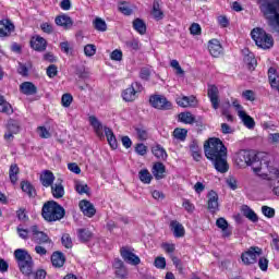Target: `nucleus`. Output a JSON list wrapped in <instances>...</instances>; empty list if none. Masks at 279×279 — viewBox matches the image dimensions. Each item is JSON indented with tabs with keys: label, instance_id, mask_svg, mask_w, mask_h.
Here are the masks:
<instances>
[{
	"label": "nucleus",
	"instance_id": "obj_1",
	"mask_svg": "<svg viewBox=\"0 0 279 279\" xmlns=\"http://www.w3.org/2000/svg\"><path fill=\"white\" fill-rule=\"evenodd\" d=\"M205 156L210 160L219 173H228L230 166H228V148L223 142L217 137L209 138L204 144Z\"/></svg>",
	"mask_w": 279,
	"mask_h": 279
},
{
	"label": "nucleus",
	"instance_id": "obj_2",
	"mask_svg": "<svg viewBox=\"0 0 279 279\" xmlns=\"http://www.w3.org/2000/svg\"><path fill=\"white\" fill-rule=\"evenodd\" d=\"M234 160L240 169L252 167L255 173H260L263 167H269L267 161H264V163L260 161V154H255L254 150H240Z\"/></svg>",
	"mask_w": 279,
	"mask_h": 279
},
{
	"label": "nucleus",
	"instance_id": "obj_3",
	"mask_svg": "<svg viewBox=\"0 0 279 279\" xmlns=\"http://www.w3.org/2000/svg\"><path fill=\"white\" fill-rule=\"evenodd\" d=\"M89 124L96 132L97 136L99 138H104V131H105V136L107 137L108 144L112 149H117L118 143H117V136H114V132L108 126H104L99 119L95 116L89 117Z\"/></svg>",
	"mask_w": 279,
	"mask_h": 279
},
{
	"label": "nucleus",
	"instance_id": "obj_4",
	"mask_svg": "<svg viewBox=\"0 0 279 279\" xmlns=\"http://www.w3.org/2000/svg\"><path fill=\"white\" fill-rule=\"evenodd\" d=\"M66 211L56 201H48L44 204L41 215L46 221H60L64 219Z\"/></svg>",
	"mask_w": 279,
	"mask_h": 279
},
{
	"label": "nucleus",
	"instance_id": "obj_5",
	"mask_svg": "<svg viewBox=\"0 0 279 279\" xmlns=\"http://www.w3.org/2000/svg\"><path fill=\"white\" fill-rule=\"evenodd\" d=\"M17 267L23 276L34 274V259L26 250L17 248L14 251Z\"/></svg>",
	"mask_w": 279,
	"mask_h": 279
},
{
	"label": "nucleus",
	"instance_id": "obj_6",
	"mask_svg": "<svg viewBox=\"0 0 279 279\" xmlns=\"http://www.w3.org/2000/svg\"><path fill=\"white\" fill-rule=\"evenodd\" d=\"M251 36L255 45L260 47V49H271V47H274V37L267 34L263 28H254L251 32Z\"/></svg>",
	"mask_w": 279,
	"mask_h": 279
},
{
	"label": "nucleus",
	"instance_id": "obj_7",
	"mask_svg": "<svg viewBox=\"0 0 279 279\" xmlns=\"http://www.w3.org/2000/svg\"><path fill=\"white\" fill-rule=\"evenodd\" d=\"M120 256L124 260V263H128V265H132L133 267H136V265H141V257L138 255L134 254V248L130 246H122L120 248Z\"/></svg>",
	"mask_w": 279,
	"mask_h": 279
},
{
	"label": "nucleus",
	"instance_id": "obj_8",
	"mask_svg": "<svg viewBox=\"0 0 279 279\" xmlns=\"http://www.w3.org/2000/svg\"><path fill=\"white\" fill-rule=\"evenodd\" d=\"M149 104L153 108H156V110H171V108H173V104L163 95L150 96Z\"/></svg>",
	"mask_w": 279,
	"mask_h": 279
},
{
	"label": "nucleus",
	"instance_id": "obj_9",
	"mask_svg": "<svg viewBox=\"0 0 279 279\" xmlns=\"http://www.w3.org/2000/svg\"><path fill=\"white\" fill-rule=\"evenodd\" d=\"M263 254V248L258 246H251L246 252L241 256L244 265H254L258 260V256Z\"/></svg>",
	"mask_w": 279,
	"mask_h": 279
},
{
	"label": "nucleus",
	"instance_id": "obj_10",
	"mask_svg": "<svg viewBox=\"0 0 279 279\" xmlns=\"http://www.w3.org/2000/svg\"><path fill=\"white\" fill-rule=\"evenodd\" d=\"M31 239L34 241V243H38L39 245H43V243H51V239H49V235L47 233L40 231L38 229V226H32L29 228Z\"/></svg>",
	"mask_w": 279,
	"mask_h": 279
},
{
	"label": "nucleus",
	"instance_id": "obj_11",
	"mask_svg": "<svg viewBox=\"0 0 279 279\" xmlns=\"http://www.w3.org/2000/svg\"><path fill=\"white\" fill-rule=\"evenodd\" d=\"M207 96L210 100L213 109L219 110V105L221 104V100H219V88L217 87V85H208Z\"/></svg>",
	"mask_w": 279,
	"mask_h": 279
},
{
	"label": "nucleus",
	"instance_id": "obj_12",
	"mask_svg": "<svg viewBox=\"0 0 279 279\" xmlns=\"http://www.w3.org/2000/svg\"><path fill=\"white\" fill-rule=\"evenodd\" d=\"M113 268L116 269V277L119 279H125L129 276L128 267L120 258L113 260Z\"/></svg>",
	"mask_w": 279,
	"mask_h": 279
},
{
	"label": "nucleus",
	"instance_id": "obj_13",
	"mask_svg": "<svg viewBox=\"0 0 279 279\" xmlns=\"http://www.w3.org/2000/svg\"><path fill=\"white\" fill-rule=\"evenodd\" d=\"M31 47L35 51H39V52L46 51L47 50V39L43 38L40 35H36V36L32 37V39H31Z\"/></svg>",
	"mask_w": 279,
	"mask_h": 279
},
{
	"label": "nucleus",
	"instance_id": "obj_14",
	"mask_svg": "<svg viewBox=\"0 0 279 279\" xmlns=\"http://www.w3.org/2000/svg\"><path fill=\"white\" fill-rule=\"evenodd\" d=\"M207 206L210 213H217L219 210V195L215 191H210L207 194Z\"/></svg>",
	"mask_w": 279,
	"mask_h": 279
},
{
	"label": "nucleus",
	"instance_id": "obj_15",
	"mask_svg": "<svg viewBox=\"0 0 279 279\" xmlns=\"http://www.w3.org/2000/svg\"><path fill=\"white\" fill-rule=\"evenodd\" d=\"M177 104L181 108H195L197 107V98L195 96H182L177 98Z\"/></svg>",
	"mask_w": 279,
	"mask_h": 279
},
{
	"label": "nucleus",
	"instance_id": "obj_16",
	"mask_svg": "<svg viewBox=\"0 0 279 279\" xmlns=\"http://www.w3.org/2000/svg\"><path fill=\"white\" fill-rule=\"evenodd\" d=\"M78 206L85 217H95L97 209H95V205H93V203L83 199L80 202Z\"/></svg>",
	"mask_w": 279,
	"mask_h": 279
},
{
	"label": "nucleus",
	"instance_id": "obj_17",
	"mask_svg": "<svg viewBox=\"0 0 279 279\" xmlns=\"http://www.w3.org/2000/svg\"><path fill=\"white\" fill-rule=\"evenodd\" d=\"M14 31V24L10 22V20L0 21V38H5V36H10Z\"/></svg>",
	"mask_w": 279,
	"mask_h": 279
},
{
	"label": "nucleus",
	"instance_id": "obj_18",
	"mask_svg": "<svg viewBox=\"0 0 279 279\" xmlns=\"http://www.w3.org/2000/svg\"><path fill=\"white\" fill-rule=\"evenodd\" d=\"M208 49L210 56H213L214 58H219V56H221V51H223V48H221V43H219L218 39L209 40Z\"/></svg>",
	"mask_w": 279,
	"mask_h": 279
},
{
	"label": "nucleus",
	"instance_id": "obj_19",
	"mask_svg": "<svg viewBox=\"0 0 279 279\" xmlns=\"http://www.w3.org/2000/svg\"><path fill=\"white\" fill-rule=\"evenodd\" d=\"M122 98L128 102L136 101L138 98V92L134 88V84L122 92Z\"/></svg>",
	"mask_w": 279,
	"mask_h": 279
},
{
	"label": "nucleus",
	"instance_id": "obj_20",
	"mask_svg": "<svg viewBox=\"0 0 279 279\" xmlns=\"http://www.w3.org/2000/svg\"><path fill=\"white\" fill-rule=\"evenodd\" d=\"M54 180H56V175H53V172L49 170H45L40 175V182L43 186H45L46 189H49V186H52Z\"/></svg>",
	"mask_w": 279,
	"mask_h": 279
},
{
	"label": "nucleus",
	"instance_id": "obj_21",
	"mask_svg": "<svg viewBox=\"0 0 279 279\" xmlns=\"http://www.w3.org/2000/svg\"><path fill=\"white\" fill-rule=\"evenodd\" d=\"M20 92L27 96L36 95V93H38V87L32 82H24L20 85Z\"/></svg>",
	"mask_w": 279,
	"mask_h": 279
},
{
	"label": "nucleus",
	"instance_id": "obj_22",
	"mask_svg": "<svg viewBox=\"0 0 279 279\" xmlns=\"http://www.w3.org/2000/svg\"><path fill=\"white\" fill-rule=\"evenodd\" d=\"M170 228L177 239H182V236H184V226H182V223H180L178 220H172L170 222Z\"/></svg>",
	"mask_w": 279,
	"mask_h": 279
},
{
	"label": "nucleus",
	"instance_id": "obj_23",
	"mask_svg": "<svg viewBox=\"0 0 279 279\" xmlns=\"http://www.w3.org/2000/svg\"><path fill=\"white\" fill-rule=\"evenodd\" d=\"M216 226L217 228H219L222 231V236L225 239H228V236L232 235V231L230 229H228V220H226V218H218L216 220Z\"/></svg>",
	"mask_w": 279,
	"mask_h": 279
},
{
	"label": "nucleus",
	"instance_id": "obj_24",
	"mask_svg": "<svg viewBox=\"0 0 279 279\" xmlns=\"http://www.w3.org/2000/svg\"><path fill=\"white\" fill-rule=\"evenodd\" d=\"M166 171H167V168L165 167V163H162V162H156L153 166V175L157 180H162L165 178Z\"/></svg>",
	"mask_w": 279,
	"mask_h": 279
},
{
	"label": "nucleus",
	"instance_id": "obj_25",
	"mask_svg": "<svg viewBox=\"0 0 279 279\" xmlns=\"http://www.w3.org/2000/svg\"><path fill=\"white\" fill-rule=\"evenodd\" d=\"M51 263L53 265V267H64V263H66V258L64 257V254H62L61 252H54L51 255Z\"/></svg>",
	"mask_w": 279,
	"mask_h": 279
},
{
	"label": "nucleus",
	"instance_id": "obj_26",
	"mask_svg": "<svg viewBox=\"0 0 279 279\" xmlns=\"http://www.w3.org/2000/svg\"><path fill=\"white\" fill-rule=\"evenodd\" d=\"M239 118L244 123L245 128L248 130H254L256 122L254 121V118L248 116L245 111H240Z\"/></svg>",
	"mask_w": 279,
	"mask_h": 279
},
{
	"label": "nucleus",
	"instance_id": "obj_27",
	"mask_svg": "<svg viewBox=\"0 0 279 279\" xmlns=\"http://www.w3.org/2000/svg\"><path fill=\"white\" fill-rule=\"evenodd\" d=\"M54 22L56 25L64 27V29H71V27L73 26V21L66 15H60L56 17Z\"/></svg>",
	"mask_w": 279,
	"mask_h": 279
},
{
	"label": "nucleus",
	"instance_id": "obj_28",
	"mask_svg": "<svg viewBox=\"0 0 279 279\" xmlns=\"http://www.w3.org/2000/svg\"><path fill=\"white\" fill-rule=\"evenodd\" d=\"M242 213L248 221H252L253 223H256V221H258V215H256V213L252 208H250V206L243 205Z\"/></svg>",
	"mask_w": 279,
	"mask_h": 279
},
{
	"label": "nucleus",
	"instance_id": "obj_29",
	"mask_svg": "<svg viewBox=\"0 0 279 279\" xmlns=\"http://www.w3.org/2000/svg\"><path fill=\"white\" fill-rule=\"evenodd\" d=\"M50 186L52 196L56 199H61V197H64V185H62V183H54Z\"/></svg>",
	"mask_w": 279,
	"mask_h": 279
},
{
	"label": "nucleus",
	"instance_id": "obj_30",
	"mask_svg": "<svg viewBox=\"0 0 279 279\" xmlns=\"http://www.w3.org/2000/svg\"><path fill=\"white\" fill-rule=\"evenodd\" d=\"M242 53L244 54V62L248 65L250 69H254L256 66V58L252 52H250L248 49L242 50Z\"/></svg>",
	"mask_w": 279,
	"mask_h": 279
},
{
	"label": "nucleus",
	"instance_id": "obj_31",
	"mask_svg": "<svg viewBox=\"0 0 279 279\" xmlns=\"http://www.w3.org/2000/svg\"><path fill=\"white\" fill-rule=\"evenodd\" d=\"M133 28L135 29V32H137V34H141V36H144V34L147 33V25L141 19H135L133 21Z\"/></svg>",
	"mask_w": 279,
	"mask_h": 279
},
{
	"label": "nucleus",
	"instance_id": "obj_32",
	"mask_svg": "<svg viewBox=\"0 0 279 279\" xmlns=\"http://www.w3.org/2000/svg\"><path fill=\"white\" fill-rule=\"evenodd\" d=\"M151 15L156 21H162V19H165V13L162 12V9H160V3L156 0L153 3Z\"/></svg>",
	"mask_w": 279,
	"mask_h": 279
},
{
	"label": "nucleus",
	"instance_id": "obj_33",
	"mask_svg": "<svg viewBox=\"0 0 279 279\" xmlns=\"http://www.w3.org/2000/svg\"><path fill=\"white\" fill-rule=\"evenodd\" d=\"M269 172L272 173V175L276 178V180H274L271 183L272 193L279 196V170L276 168H270Z\"/></svg>",
	"mask_w": 279,
	"mask_h": 279
},
{
	"label": "nucleus",
	"instance_id": "obj_34",
	"mask_svg": "<svg viewBox=\"0 0 279 279\" xmlns=\"http://www.w3.org/2000/svg\"><path fill=\"white\" fill-rule=\"evenodd\" d=\"M0 112H3V114H13L14 109H12V105L10 102L5 101V98L0 95Z\"/></svg>",
	"mask_w": 279,
	"mask_h": 279
},
{
	"label": "nucleus",
	"instance_id": "obj_35",
	"mask_svg": "<svg viewBox=\"0 0 279 279\" xmlns=\"http://www.w3.org/2000/svg\"><path fill=\"white\" fill-rule=\"evenodd\" d=\"M179 121H181V123H185L187 125H193V123L195 122V116H193V113L191 112H181L179 114Z\"/></svg>",
	"mask_w": 279,
	"mask_h": 279
},
{
	"label": "nucleus",
	"instance_id": "obj_36",
	"mask_svg": "<svg viewBox=\"0 0 279 279\" xmlns=\"http://www.w3.org/2000/svg\"><path fill=\"white\" fill-rule=\"evenodd\" d=\"M77 234L82 243H87V241L93 239V232L88 229H78Z\"/></svg>",
	"mask_w": 279,
	"mask_h": 279
},
{
	"label": "nucleus",
	"instance_id": "obj_37",
	"mask_svg": "<svg viewBox=\"0 0 279 279\" xmlns=\"http://www.w3.org/2000/svg\"><path fill=\"white\" fill-rule=\"evenodd\" d=\"M151 153L155 157L158 158V160L167 159V150H165V148H162V146L160 145H156L155 147H153Z\"/></svg>",
	"mask_w": 279,
	"mask_h": 279
},
{
	"label": "nucleus",
	"instance_id": "obj_38",
	"mask_svg": "<svg viewBox=\"0 0 279 279\" xmlns=\"http://www.w3.org/2000/svg\"><path fill=\"white\" fill-rule=\"evenodd\" d=\"M21 189L24 193L28 194V197H36V189H34L32 183L23 181L21 183Z\"/></svg>",
	"mask_w": 279,
	"mask_h": 279
},
{
	"label": "nucleus",
	"instance_id": "obj_39",
	"mask_svg": "<svg viewBox=\"0 0 279 279\" xmlns=\"http://www.w3.org/2000/svg\"><path fill=\"white\" fill-rule=\"evenodd\" d=\"M190 151L194 160H196V162H199V160H202V148L197 146V144L195 143L191 144Z\"/></svg>",
	"mask_w": 279,
	"mask_h": 279
},
{
	"label": "nucleus",
	"instance_id": "obj_40",
	"mask_svg": "<svg viewBox=\"0 0 279 279\" xmlns=\"http://www.w3.org/2000/svg\"><path fill=\"white\" fill-rule=\"evenodd\" d=\"M138 178L143 184H150L154 177H151L149 170L143 169L138 172Z\"/></svg>",
	"mask_w": 279,
	"mask_h": 279
},
{
	"label": "nucleus",
	"instance_id": "obj_41",
	"mask_svg": "<svg viewBox=\"0 0 279 279\" xmlns=\"http://www.w3.org/2000/svg\"><path fill=\"white\" fill-rule=\"evenodd\" d=\"M19 166L16 163L11 165L9 170V177L12 182V184H16L19 181Z\"/></svg>",
	"mask_w": 279,
	"mask_h": 279
},
{
	"label": "nucleus",
	"instance_id": "obj_42",
	"mask_svg": "<svg viewBox=\"0 0 279 279\" xmlns=\"http://www.w3.org/2000/svg\"><path fill=\"white\" fill-rule=\"evenodd\" d=\"M262 214L264 215V217H267V219H274L276 217V209L264 205L262 206Z\"/></svg>",
	"mask_w": 279,
	"mask_h": 279
},
{
	"label": "nucleus",
	"instance_id": "obj_43",
	"mask_svg": "<svg viewBox=\"0 0 279 279\" xmlns=\"http://www.w3.org/2000/svg\"><path fill=\"white\" fill-rule=\"evenodd\" d=\"M186 134H189L186 129H174L173 131V136L177 141H186Z\"/></svg>",
	"mask_w": 279,
	"mask_h": 279
},
{
	"label": "nucleus",
	"instance_id": "obj_44",
	"mask_svg": "<svg viewBox=\"0 0 279 279\" xmlns=\"http://www.w3.org/2000/svg\"><path fill=\"white\" fill-rule=\"evenodd\" d=\"M94 27L98 32H106V29H108V25L106 24V21H104L101 17H97L94 21Z\"/></svg>",
	"mask_w": 279,
	"mask_h": 279
},
{
	"label": "nucleus",
	"instance_id": "obj_45",
	"mask_svg": "<svg viewBox=\"0 0 279 279\" xmlns=\"http://www.w3.org/2000/svg\"><path fill=\"white\" fill-rule=\"evenodd\" d=\"M61 243L63 247H66V250H71V247H73V240L69 233H64L62 235Z\"/></svg>",
	"mask_w": 279,
	"mask_h": 279
},
{
	"label": "nucleus",
	"instance_id": "obj_46",
	"mask_svg": "<svg viewBox=\"0 0 279 279\" xmlns=\"http://www.w3.org/2000/svg\"><path fill=\"white\" fill-rule=\"evenodd\" d=\"M84 53L87 58H93L97 53V47L93 44H88L84 47Z\"/></svg>",
	"mask_w": 279,
	"mask_h": 279
},
{
	"label": "nucleus",
	"instance_id": "obj_47",
	"mask_svg": "<svg viewBox=\"0 0 279 279\" xmlns=\"http://www.w3.org/2000/svg\"><path fill=\"white\" fill-rule=\"evenodd\" d=\"M61 104H62L63 108H70L71 104H73V95L63 94L61 97Z\"/></svg>",
	"mask_w": 279,
	"mask_h": 279
},
{
	"label": "nucleus",
	"instance_id": "obj_48",
	"mask_svg": "<svg viewBox=\"0 0 279 279\" xmlns=\"http://www.w3.org/2000/svg\"><path fill=\"white\" fill-rule=\"evenodd\" d=\"M190 34H192V36H202V26L197 23H192L190 26Z\"/></svg>",
	"mask_w": 279,
	"mask_h": 279
},
{
	"label": "nucleus",
	"instance_id": "obj_49",
	"mask_svg": "<svg viewBox=\"0 0 279 279\" xmlns=\"http://www.w3.org/2000/svg\"><path fill=\"white\" fill-rule=\"evenodd\" d=\"M60 49L63 53H66L68 56L69 53H73V46L69 41L60 43Z\"/></svg>",
	"mask_w": 279,
	"mask_h": 279
},
{
	"label": "nucleus",
	"instance_id": "obj_50",
	"mask_svg": "<svg viewBox=\"0 0 279 279\" xmlns=\"http://www.w3.org/2000/svg\"><path fill=\"white\" fill-rule=\"evenodd\" d=\"M37 134L40 138H51V133L45 126L37 128Z\"/></svg>",
	"mask_w": 279,
	"mask_h": 279
},
{
	"label": "nucleus",
	"instance_id": "obj_51",
	"mask_svg": "<svg viewBox=\"0 0 279 279\" xmlns=\"http://www.w3.org/2000/svg\"><path fill=\"white\" fill-rule=\"evenodd\" d=\"M242 97H244V99H246V101H255L256 94L252 89H246L242 93Z\"/></svg>",
	"mask_w": 279,
	"mask_h": 279
},
{
	"label": "nucleus",
	"instance_id": "obj_52",
	"mask_svg": "<svg viewBox=\"0 0 279 279\" xmlns=\"http://www.w3.org/2000/svg\"><path fill=\"white\" fill-rule=\"evenodd\" d=\"M110 58L116 62H121L123 60V52L119 49H116L111 52Z\"/></svg>",
	"mask_w": 279,
	"mask_h": 279
},
{
	"label": "nucleus",
	"instance_id": "obj_53",
	"mask_svg": "<svg viewBox=\"0 0 279 279\" xmlns=\"http://www.w3.org/2000/svg\"><path fill=\"white\" fill-rule=\"evenodd\" d=\"M75 191L76 193H78L80 195H84V193H88L89 189L87 184L84 183H76L75 185Z\"/></svg>",
	"mask_w": 279,
	"mask_h": 279
},
{
	"label": "nucleus",
	"instance_id": "obj_54",
	"mask_svg": "<svg viewBox=\"0 0 279 279\" xmlns=\"http://www.w3.org/2000/svg\"><path fill=\"white\" fill-rule=\"evenodd\" d=\"M16 230H17V234H19L20 239H23L24 241H27V239H29V234H32L29 232V230L23 229L21 227H17Z\"/></svg>",
	"mask_w": 279,
	"mask_h": 279
},
{
	"label": "nucleus",
	"instance_id": "obj_55",
	"mask_svg": "<svg viewBox=\"0 0 279 279\" xmlns=\"http://www.w3.org/2000/svg\"><path fill=\"white\" fill-rule=\"evenodd\" d=\"M119 10L122 14H124L125 16H130L132 14V9L130 8V5H128V3L123 2L119 5Z\"/></svg>",
	"mask_w": 279,
	"mask_h": 279
},
{
	"label": "nucleus",
	"instance_id": "obj_56",
	"mask_svg": "<svg viewBox=\"0 0 279 279\" xmlns=\"http://www.w3.org/2000/svg\"><path fill=\"white\" fill-rule=\"evenodd\" d=\"M258 267L262 271H267V269L269 268V259L260 257L258 260Z\"/></svg>",
	"mask_w": 279,
	"mask_h": 279
},
{
	"label": "nucleus",
	"instance_id": "obj_57",
	"mask_svg": "<svg viewBox=\"0 0 279 279\" xmlns=\"http://www.w3.org/2000/svg\"><path fill=\"white\" fill-rule=\"evenodd\" d=\"M17 73L23 77H27V75H29V69H27V65L19 63Z\"/></svg>",
	"mask_w": 279,
	"mask_h": 279
},
{
	"label": "nucleus",
	"instance_id": "obj_58",
	"mask_svg": "<svg viewBox=\"0 0 279 279\" xmlns=\"http://www.w3.org/2000/svg\"><path fill=\"white\" fill-rule=\"evenodd\" d=\"M155 267H157V269H165L167 267V260L165 257H157L155 259Z\"/></svg>",
	"mask_w": 279,
	"mask_h": 279
},
{
	"label": "nucleus",
	"instance_id": "obj_59",
	"mask_svg": "<svg viewBox=\"0 0 279 279\" xmlns=\"http://www.w3.org/2000/svg\"><path fill=\"white\" fill-rule=\"evenodd\" d=\"M48 77H56V75H58V66H56V64H51L47 68L46 71Z\"/></svg>",
	"mask_w": 279,
	"mask_h": 279
},
{
	"label": "nucleus",
	"instance_id": "obj_60",
	"mask_svg": "<svg viewBox=\"0 0 279 279\" xmlns=\"http://www.w3.org/2000/svg\"><path fill=\"white\" fill-rule=\"evenodd\" d=\"M135 132H136L137 138H140V141H147L148 134H147L146 130L137 128V129H135Z\"/></svg>",
	"mask_w": 279,
	"mask_h": 279
},
{
	"label": "nucleus",
	"instance_id": "obj_61",
	"mask_svg": "<svg viewBox=\"0 0 279 279\" xmlns=\"http://www.w3.org/2000/svg\"><path fill=\"white\" fill-rule=\"evenodd\" d=\"M8 131L12 134H19V124L14 121L8 123Z\"/></svg>",
	"mask_w": 279,
	"mask_h": 279
},
{
	"label": "nucleus",
	"instance_id": "obj_62",
	"mask_svg": "<svg viewBox=\"0 0 279 279\" xmlns=\"http://www.w3.org/2000/svg\"><path fill=\"white\" fill-rule=\"evenodd\" d=\"M135 151L138 156H145V154H147V146H145V144H137Z\"/></svg>",
	"mask_w": 279,
	"mask_h": 279
},
{
	"label": "nucleus",
	"instance_id": "obj_63",
	"mask_svg": "<svg viewBox=\"0 0 279 279\" xmlns=\"http://www.w3.org/2000/svg\"><path fill=\"white\" fill-rule=\"evenodd\" d=\"M182 206L187 213H193V210H195V205H193L189 199L183 201Z\"/></svg>",
	"mask_w": 279,
	"mask_h": 279
},
{
	"label": "nucleus",
	"instance_id": "obj_64",
	"mask_svg": "<svg viewBox=\"0 0 279 279\" xmlns=\"http://www.w3.org/2000/svg\"><path fill=\"white\" fill-rule=\"evenodd\" d=\"M40 27L45 32V34H53V26L51 24L43 23Z\"/></svg>",
	"mask_w": 279,
	"mask_h": 279
}]
</instances>
